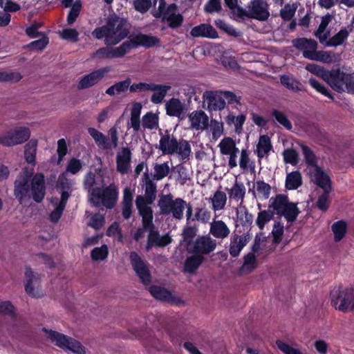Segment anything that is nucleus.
Returning <instances> with one entry per match:
<instances>
[{"label": "nucleus", "instance_id": "nucleus-1", "mask_svg": "<svg viewBox=\"0 0 354 354\" xmlns=\"http://www.w3.org/2000/svg\"><path fill=\"white\" fill-rule=\"evenodd\" d=\"M45 176L42 173L32 175V171L23 169L14 183V196L19 203L24 206L30 203L32 198L36 203H41L46 195Z\"/></svg>", "mask_w": 354, "mask_h": 354}, {"label": "nucleus", "instance_id": "nucleus-17", "mask_svg": "<svg viewBox=\"0 0 354 354\" xmlns=\"http://www.w3.org/2000/svg\"><path fill=\"white\" fill-rule=\"evenodd\" d=\"M30 130L27 127H19L0 136V144L3 146H14L21 144L30 138Z\"/></svg>", "mask_w": 354, "mask_h": 354}, {"label": "nucleus", "instance_id": "nucleus-21", "mask_svg": "<svg viewBox=\"0 0 354 354\" xmlns=\"http://www.w3.org/2000/svg\"><path fill=\"white\" fill-rule=\"evenodd\" d=\"M149 292L156 299L174 304H179L182 303L180 299L173 295L170 291L158 286H152L149 288Z\"/></svg>", "mask_w": 354, "mask_h": 354}, {"label": "nucleus", "instance_id": "nucleus-36", "mask_svg": "<svg viewBox=\"0 0 354 354\" xmlns=\"http://www.w3.org/2000/svg\"><path fill=\"white\" fill-rule=\"evenodd\" d=\"M350 78V74L345 73L339 69L333 71V80L330 86L335 91L342 92L344 91V81Z\"/></svg>", "mask_w": 354, "mask_h": 354}, {"label": "nucleus", "instance_id": "nucleus-8", "mask_svg": "<svg viewBox=\"0 0 354 354\" xmlns=\"http://www.w3.org/2000/svg\"><path fill=\"white\" fill-rule=\"evenodd\" d=\"M268 207L273 209L274 214L283 216L288 222L295 221L300 213L297 205L290 203L288 196L283 194H277L275 197H271Z\"/></svg>", "mask_w": 354, "mask_h": 354}, {"label": "nucleus", "instance_id": "nucleus-6", "mask_svg": "<svg viewBox=\"0 0 354 354\" xmlns=\"http://www.w3.org/2000/svg\"><path fill=\"white\" fill-rule=\"evenodd\" d=\"M142 198L140 197L137 201V209L139 214L142 216V226L145 229H148L149 235L147 239L151 242L155 244L156 247H165L171 242V238L168 234L160 236L158 231L155 230L154 224L153 223V211L151 208L143 207Z\"/></svg>", "mask_w": 354, "mask_h": 354}, {"label": "nucleus", "instance_id": "nucleus-47", "mask_svg": "<svg viewBox=\"0 0 354 354\" xmlns=\"http://www.w3.org/2000/svg\"><path fill=\"white\" fill-rule=\"evenodd\" d=\"M157 0H133L134 9L140 13L145 14L149 11L151 6H155Z\"/></svg>", "mask_w": 354, "mask_h": 354}, {"label": "nucleus", "instance_id": "nucleus-14", "mask_svg": "<svg viewBox=\"0 0 354 354\" xmlns=\"http://www.w3.org/2000/svg\"><path fill=\"white\" fill-rule=\"evenodd\" d=\"M216 245V241L209 234L202 235L187 245V250L189 253L203 256L212 252Z\"/></svg>", "mask_w": 354, "mask_h": 354}, {"label": "nucleus", "instance_id": "nucleus-22", "mask_svg": "<svg viewBox=\"0 0 354 354\" xmlns=\"http://www.w3.org/2000/svg\"><path fill=\"white\" fill-rule=\"evenodd\" d=\"M166 113L168 115L183 120L185 117V105L178 98L172 97L165 104Z\"/></svg>", "mask_w": 354, "mask_h": 354}, {"label": "nucleus", "instance_id": "nucleus-53", "mask_svg": "<svg viewBox=\"0 0 354 354\" xmlns=\"http://www.w3.org/2000/svg\"><path fill=\"white\" fill-rule=\"evenodd\" d=\"M237 218L241 225L246 226L251 225L253 221L252 214L249 213L248 209L245 207H240L236 211Z\"/></svg>", "mask_w": 354, "mask_h": 354}, {"label": "nucleus", "instance_id": "nucleus-45", "mask_svg": "<svg viewBox=\"0 0 354 354\" xmlns=\"http://www.w3.org/2000/svg\"><path fill=\"white\" fill-rule=\"evenodd\" d=\"M348 32L346 28L341 29L337 34L330 38L326 43L327 46H337L342 44L348 37Z\"/></svg>", "mask_w": 354, "mask_h": 354}, {"label": "nucleus", "instance_id": "nucleus-58", "mask_svg": "<svg viewBox=\"0 0 354 354\" xmlns=\"http://www.w3.org/2000/svg\"><path fill=\"white\" fill-rule=\"evenodd\" d=\"M330 187V190L328 192H326V189L324 188H322L324 191V194L319 196L318 198V200L317 201V207L322 210V211H326L328 208L329 205V201H328V194L331 192L332 187H331V181L329 178V181L327 183Z\"/></svg>", "mask_w": 354, "mask_h": 354}, {"label": "nucleus", "instance_id": "nucleus-55", "mask_svg": "<svg viewBox=\"0 0 354 354\" xmlns=\"http://www.w3.org/2000/svg\"><path fill=\"white\" fill-rule=\"evenodd\" d=\"M211 219V212L205 207L196 208L194 217L191 218L190 221H198L203 223H208Z\"/></svg>", "mask_w": 354, "mask_h": 354}, {"label": "nucleus", "instance_id": "nucleus-64", "mask_svg": "<svg viewBox=\"0 0 354 354\" xmlns=\"http://www.w3.org/2000/svg\"><path fill=\"white\" fill-rule=\"evenodd\" d=\"M276 344L278 348L284 354H304L300 350L293 348L281 340H277Z\"/></svg>", "mask_w": 354, "mask_h": 354}, {"label": "nucleus", "instance_id": "nucleus-27", "mask_svg": "<svg viewBox=\"0 0 354 354\" xmlns=\"http://www.w3.org/2000/svg\"><path fill=\"white\" fill-rule=\"evenodd\" d=\"M157 187L154 182L150 179H147L145 185V196H138L136 199V205L137 206V201L141 197L142 198V207L151 208L149 205L153 203L156 198Z\"/></svg>", "mask_w": 354, "mask_h": 354}, {"label": "nucleus", "instance_id": "nucleus-34", "mask_svg": "<svg viewBox=\"0 0 354 354\" xmlns=\"http://www.w3.org/2000/svg\"><path fill=\"white\" fill-rule=\"evenodd\" d=\"M133 194L130 187H127L123 191L122 203V214L125 219H129L132 213Z\"/></svg>", "mask_w": 354, "mask_h": 354}, {"label": "nucleus", "instance_id": "nucleus-49", "mask_svg": "<svg viewBox=\"0 0 354 354\" xmlns=\"http://www.w3.org/2000/svg\"><path fill=\"white\" fill-rule=\"evenodd\" d=\"M346 223L343 221H339L334 223L331 229L335 236V241H339L342 239L346 232Z\"/></svg>", "mask_w": 354, "mask_h": 354}, {"label": "nucleus", "instance_id": "nucleus-16", "mask_svg": "<svg viewBox=\"0 0 354 354\" xmlns=\"http://www.w3.org/2000/svg\"><path fill=\"white\" fill-rule=\"evenodd\" d=\"M203 107L209 111L223 110L226 103L223 99L222 91H206L203 93Z\"/></svg>", "mask_w": 354, "mask_h": 354}, {"label": "nucleus", "instance_id": "nucleus-46", "mask_svg": "<svg viewBox=\"0 0 354 354\" xmlns=\"http://www.w3.org/2000/svg\"><path fill=\"white\" fill-rule=\"evenodd\" d=\"M220 151L223 155H228L234 151H237L236 143L231 138H225L218 144Z\"/></svg>", "mask_w": 354, "mask_h": 354}, {"label": "nucleus", "instance_id": "nucleus-42", "mask_svg": "<svg viewBox=\"0 0 354 354\" xmlns=\"http://www.w3.org/2000/svg\"><path fill=\"white\" fill-rule=\"evenodd\" d=\"M37 145V141L30 140L25 146L24 157L26 161L32 166L35 165Z\"/></svg>", "mask_w": 354, "mask_h": 354}, {"label": "nucleus", "instance_id": "nucleus-62", "mask_svg": "<svg viewBox=\"0 0 354 354\" xmlns=\"http://www.w3.org/2000/svg\"><path fill=\"white\" fill-rule=\"evenodd\" d=\"M309 84L317 92L329 97L331 100H334V97L332 95L330 90L328 88H326L324 85L320 84L317 80L314 78H310L309 80Z\"/></svg>", "mask_w": 354, "mask_h": 354}, {"label": "nucleus", "instance_id": "nucleus-50", "mask_svg": "<svg viewBox=\"0 0 354 354\" xmlns=\"http://www.w3.org/2000/svg\"><path fill=\"white\" fill-rule=\"evenodd\" d=\"M225 121L228 125L234 124L236 132H239L243 129V125L245 121V115H239L235 116L232 113L228 114L225 118Z\"/></svg>", "mask_w": 354, "mask_h": 354}, {"label": "nucleus", "instance_id": "nucleus-44", "mask_svg": "<svg viewBox=\"0 0 354 354\" xmlns=\"http://www.w3.org/2000/svg\"><path fill=\"white\" fill-rule=\"evenodd\" d=\"M153 178L156 180H160L166 177L170 171V167L169 162L156 163L153 167Z\"/></svg>", "mask_w": 354, "mask_h": 354}, {"label": "nucleus", "instance_id": "nucleus-33", "mask_svg": "<svg viewBox=\"0 0 354 354\" xmlns=\"http://www.w3.org/2000/svg\"><path fill=\"white\" fill-rule=\"evenodd\" d=\"M247 236V235L238 236L236 234L232 236L229 250L230 254L232 257H236L239 255L240 252L249 240V237Z\"/></svg>", "mask_w": 354, "mask_h": 354}, {"label": "nucleus", "instance_id": "nucleus-61", "mask_svg": "<svg viewBox=\"0 0 354 354\" xmlns=\"http://www.w3.org/2000/svg\"><path fill=\"white\" fill-rule=\"evenodd\" d=\"M283 160L286 163L296 165L299 162V156L296 150L286 149L283 152Z\"/></svg>", "mask_w": 354, "mask_h": 354}, {"label": "nucleus", "instance_id": "nucleus-24", "mask_svg": "<svg viewBox=\"0 0 354 354\" xmlns=\"http://www.w3.org/2000/svg\"><path fill=\"white\" fill-rule=\"evenodd\" d=\"M131 152L128 147H123L117 154V171L122 174H127L131 167Z\"/></svg>", "mask_w": 354, "mask_h": 354}, {"label": "nucleus", "instance_id": "nucleus-56", "mask_svg": "<svg viewBox=\"0 0 354 354\" xmlns=\"http://www.w3.org/2000/svg\"><path fill=\"white\" fill-rule=\"evenodd\" d=\"M272 115L278 123L286 129L290 130L292 128L291 122L283 112L277 109H273L272 111Z\"/></svg>", "mask_w": 354, "mask_h": 354}, {"label": "nucleus", "instance_id": "nucleus-12", "mask_svg": "<svg viewBox=\"0 0 354 354\" xmlns=\"http://www.w3.org/2000/svg\"><path fill=\"white\" fill-rule=\"evenodd\" d=\"M43 330L47 334V337L59 348L71 351L75 354H86L85 348L80 342L57 331L46 328H43Z\"/></svg>", "mask_w": 354, "mask_h": 354}, {"label": "nucleus", "instance_id": "nucleus-3", "mask_svg": "<svg viewBox=\"0 0 354 354\" xmlns=\"http://www.w3.org/2000/svg\"><path fill=\"white\" fill-rule=\"evenodd\" d=\"M130 24L124 18L113 15L108 18L105 25L96 28L92 35L97 39H104L107 46H115L127 38L129 34Z\"/></svg>", "mask_w": 354, "mask_h": 354}, {"label": "nucleus", "instance_id": "nucleus-41", "mask_svg": "<svg viewBox=\"0 0 354 354\" xmlns=\"http://www.w3.org/2000/svg\"><path fill=\"white\" fill-rule=\"evenodd\" d=\"M302 184V177L299 171H294L287 174L286 187L288 189H296Z\"/></svg>", "mask_w": 354, "mask_h": 354}, {"label": "nucleus", "instance_id": "nucleus-20", "mask_svg": "<svg viewBox=\"0 0 354 354\" xmlns=\"http://www.w3.org/2000/svg\"><path fill=\"white\" fill-rule=\"evenodd\" d=\"M109 71L110 68L106 66L95 70L89 74L84 75L79 81L77 88L79 90H82L95 85L102 80L104 75Z\"/></svg>", "mask_w": 354, "mask_h": 354}, {"label": "nucleus", "instance_id": "nucleus-26", "mask_svg": "<svg viewBox=\"0 0 354 354\" xmlns=\"http://www.w3.org/2000/svg\"><path fill=\"white\" fill-rule=\"evenodd\" d=\"M190 128L195 130L205 129L209 123V118L203 111H195L189 115Z\"/></svg>", "mask_w": 354, "mask_h": 354}, {"label": "nucleus", "instance_id": "nucleus-29", "mask_svg": "<svg viewBox=\"0 0 354 354\" xmlns=\"http://www.w3.org/2000/svg\"><path fill=\"white\" fill-rule=\"evenodd\" d=\"M272 149V145L270 137L267 135L260 136L254 150L259 161L263 158L267 157Z\"/></svg>", "mask_w": 354, "mask_h": 354}, {"label": "nucleus", "instance_id": "nucleus-35", "mask_svg": "<svg viewBox=\"0 0 354 354\" xmlns=\"http://www.w3.org/2000/svg\"><path fill=\"white\" fill-rule=\"evenodd\" d=\"M152 87H153V88H152L151 91L153 93L151 97V102L156 104L162 102L168 91L171 88L169 85L157 84L154 83Z\"/></svg>", "mask_w": 354, "mask_h": 354}, {"label": "nucleus", "instance_id": "nucleus-31", "mask_svg": "<svg viewBox=\"0 0 354 354\" xmlns=\"http://www.w3.org/2000/svg\"><path fill=\"white\" fill-rule=\"evenodd\" d=\"M226 190L231 201L240 202L241 204L243 203L246 188L242 182L236 180L232 187L227 188Z\"/></svg>", "mask_w": 354, "mask_h": 354}, {"label": "nucleus", "instance_id": "nucleus-52", "mask_svg": "<svg viewBox=\"0 0 354 354\" xmlns=\"http://www.w3.org/2000/svg\"><path fill=\"white\" fill-rule=\"evenodd\" d=\"M249 154L250 153L248 150H241V157L239 160V166L243 170L250 169L251 171H254L255 168V164L253 161L250 160Z\"/></svg>", "mask_w": 354, "mask_h": 354}, {"label": "nucleus", "instance_id": "nucleus-63", "mask_svg": "<svg viewBox=\"0 0 354 354\" xmlns=\"http://www.w3.org/2000/svg\"><path fill=\"white\" fill-rule=\"evenodd\" d=\"M108 248L106 245L101 247H97L92 250L91 257L94 261H100L105 259L108 256Z\"/></svg>", "mask_w": 354, "mask_h": 354}, {"label": "nucleus", "instance_id": "nucleus-5", "mask_svg": "<svg viewBox=\"0 0 354 354\" xmlns=\"http://www.w3.org/2000/svg\"><path fill=\"white\" fill-rule=\"evenodd\" d=\"M160 138L159 145L157 147L162 154H177L182 159L188 158L192 153L191 145L184 139L178 140L176 137L166 130L164 133L160 132Z\"/></svg>", "mask_w": 354, "mask_h": 354}, {"label": "nucleus", "instance_id": "nucleus-13", "mask_svg": "<svg viewBox=\"0 0 354 354\" xmlns=\"http://www.w3.org/2000/svg\"><path fill=\"white\" fill-rule=\"evenodd\" d=\"M270 17L269 6L266 0H250L245 9L243 19H254L260 21L268 20Z\"/></svg>", "mask_w": 354, "mask_h": 354}, {"label": "nucleus", "instance_id": "nucleus-2", "mask_svg": "<svg viewBox=\"0 0 354 354\" xmlns=\"http://www.w3.org/2000/svg\"><path fill=\"white\" fill-rule=\"evenodd\" d=\"M160 40L156 37L139 33L131 35L128 40L118 46L113 47L106 45L100 48L91 55V57L97 59L121 58L131 49H135L140 46L150 48L158 44Z\"/></svg>", "mask_w": 354, "mask_h": 354}, {"label": "nucleus", "instance_id": "nucleus-40", "mask_svg": "<svg viewBox=\"0 0 354 354\" xmlns=\"http://www.w3.org/2000/svg\"><path fill=\"white\" fill-rule=\"evenodd\" d=\"M280 82L283 86L292 91L298 92L304 90L302 84L292 77L283 75L280 77Z\"/></svg>", "mask_w": 354, "mask_h": 354}, {"label": "nucleus", "instance_id": "nucleus-51", "mask_svg": "<svg viewBox=\"0 0 354 354\" xmlns=\"http://www.w3.org/2000/svg\"><path fill=\"white\" fill-rule=\"evenodd\" d=\"M22 79V75L17 71H10L0 73V82L17 83Z\"/></svg>", "mask_w": 354, "mask_h": 354}, {"label": "nucleus", "instance_id": "nucleus-60", "mask_svg": "<svg viewBox=\"0 0 354 354\" xmlns=\"http://www.w3.org/2000/svg\"><path fill=\"white\" fill-rule=\"evenodd\" d=\"M81 9L82 3L80 1H76L71 6L67 16V23L68 25L74 24L80 13Z\"/></svg>", "mask_w": 354, "mask_h": 354}, {"label": "nucleus", "instance_id": "nucleus-43", "mask_svg": "<svg viewBox=\"0 0 354 354\" xmlns=\"http://www.w3.org/2000/svg\"><path fill=\"white\" fill-rule=\"evenodd\" d=\"M225 5L231 10L232 17L235 20L243 19V15L245 14V8L238 6L237 0H224Z\"/></svg>", "mask_w": 354, "mask_h": 354}, {"label": "nucleus", "instance_id": "nucleus-37", "mask_svg": "<svg viewBox=\"0 0 354 354\" xmlns=\"http://www.w3.org/2000/svg\"><path fill=\"white\" fill-rule=\"evenodd\" d=\"M227 199V195L224 192L216 190L213 196L209 197L212 209L214 212L223 209L225 207Z\"/></svg>", "mask_w": 354, "mask_h": 354}, {"label": "nucleus", "instance_id": "nucleus-11", "mask_svg": "<svg viewBox=\"0 0 354 354\" xmlns=\"http://www.w3.org/2000/svg\"><path fill=\"white\" fill-rule=\"evenodd\" d=\"M88 133L100 149L112 150L118 147V130L115 126L109 129L107 136L93 127H89Z\"/></svg>", "mask_w": 354, "mask_h": 354}, {"label": "nucleus", "instance_id": "nucleus-54", "mask_svg": "<svg viewBox=\"0 0 354 354\" xmlns=\"http://www.w3.org/2000/svg\"><path fill=\"white\" fill-rule=\"evenodd\" d=\"M311 60L330 64L334 61V53L330 51L316 50Z\"/></svg>", "mask_w": 354, "mask_h": 354}, {"label": "nucleus", "instance_id": "nucleus-30", "mask_svg": "<svg viewBox=\"0 0 354 354\" xmlns=\"http://www.w3.org/2000/svg\"><path fill=\"white\" fill-rule=\"evenodd\" d=\"M142 105L140 102H133L131 109L130 122L128 128H132L136 133L141 130L140 114Z\"/></svg>", "mask_w": 354, "mask_h": 354}, {"label": "nucleus", "instance_id": "nucleus-9", "mask_svg": "<svg viewBox=\"0 0 354 354\" xmlns=\"http://www.w3.org/2000/svg\"><path fill=\"white\" fill-rule=\"evenodd\" d=\"M331 304L336 309L346 312L354 309V289L335 287L330 292Z\"/></svg>", "mask_w": 354, "mask_h": 354}, {"label": "nucleus", "instance_id": "nucleus-4", "mask_svg": "<svg viewBox=\"0 0 354 354\" xmlns=\"http://www.w3.org/2000/svg\"><path fill=\"white\" fill-rule=\"evenodd\" d=\"M160 214L171 216L176 221H180L184 217L186 209V221L189 222L192 216V206L181 198H174L171 194H162L158 201Z\"/></svg>", "mask_w": 354, "mask_h": 354}, {"label": "nucleus", "instance_id": "nucleus-57", "mask_svg": "<svg viewBox=\"0 0 354 354\" xmlns=\"http://www.w3.org/2000/svg\"><path fill=\"white\" fill-rule=\"evenodd\" d=\"M188 223L189 222H187V225L184 227L182 232L183 240L187 243V245L194 241L193 239L198 232V229L195 225H189Z\"/></svg>", "mask_w": 354, "mask_h": 354}, {"label": "nucleus", "instance_id": "nucleus-15", "mask_svg": "<svg viewBox=\"0 0 354 354\" xmlns=\"http://www.w3.org/2000/svg\"><path fill=\"white\" fill-rule=\"evenodd\" d=\"M129 260L140 282L144 285H149L151 282V275L147 262L144 261L136 252L130 253Z\"/></svg>", "mask_w": 354, "mask_h": 354}, {"label": "nucleus", "instance_id": "nucleus-19", "mask_svg": "<svg viewBox=\"0 0 354 354\" xmlns=\"http://www.w3.org/2000/svg\"><path fill=\"white\" fill-rule=\"evenodd\" d=\"M292 46L302 53L303 57L311 60L317 49V42L313 39L306 37L293 39Z\"/></svg>", "mask_w": 354, "mask_h": 354}, {"label": "nucleus", "instance_id": "nucleus-10", "mask_svg": "<svg viewBox=\"0 0 354 354\" xmlns=\"http://www.w3.org/2000/svg\"><path fill=\"white\" fill-rule=\"evenodd\" d=\"M118 192L115 184H111L103 190L100 188L92 189L91 201L95 207L103 205L107 209L113 208L117 201Z\"/></svg>", "mask_w": 354, "mask_h": 354}, {"label": "nucleus", "instance_id": "nucleus-7", "mask_svg": "<svg viewBox=\"0 0 354 354\" xmlns=\"http://www.w3.org/2000/svg\"><path fill=\"white\" fill-rule=\"evenodd\" d=\"M300 147L312 180L320 188H324L328 192L330 187L327 183L329 181V176L317 165V157L311 149L304 144H301Z\"/></svg>", "mask_w": 354, "mask_h": 354}, {"label": "nucleus", "instance_id": "nucleus-18", "mask_svg": "<svg viewBox=\"0 0 354 354\" xmlns=\"http://www.w3.org/2000/svg\"><path fill=\"white\" fill-rule=\"evenodd\" d=\"M26 283L25 290L28 295L32 297H41L43 295L42 291L39 288L41 281V277L39 274L34 272L31 268H26L25 271Z\"/></svg>", "mask_w": 354, "mask_h": 354}, {"label": "nucleus", "instance_id": "nucleus-39", "mask_svg": "<svg viewBox=\"0 0 354 354\" xmlns=\"http://www.w3.org/2000/svg\"><path fill=\"white\" fill-rule=\"evenodd\" d=\"M142 127L144 129L153 130L159 127V117L158 114L151 111L147 112L142 118Z\"/></svg>", "mask_w": 354, "mask_h": 354}, {"label": "nucleus", "instance_id": "nucleus-59", "mask_svg": "<svg viewBox=\"0 0 354 354\" xmlns=\"http://www.w3.org/2000/svg\"><path fill=\"white\" fill-rule=\"evenodd\" d=\"M297 3L286 4L280 10V16L285 21H290L294 17L297 9Z\"/></svg>", "mask_w": 354, "mask_h": 354}, {"label": "nucleus", "instance_id": "nucleus-38", "mask_svg": "<svg viewBox=\"0 0 354 354\" xmlns=\"http://www.w3.org/2000/svg\"><path fill=\"white\" fill-rule=\"evenodd\" d=\"M204 260L205 258L203 256L195 254L194 255L187 257L185 262V272L194 273Z\"/></svg>", "mask_w": 354, "mask_h": 354}, {"label": "nucleus", "instance_id": "nucleus-48", "mask_svg": "<svg viewBox=\"0 0 354 354\" xmlns=\"http://www.w3.org/2000/svg\"><path fill=\"white\" fill-rule=\"evenodd\" d=\"M274 217V212L270 210H261L257 215L256 224L262 230L265 225Z\"/></svg>", "mask_w": 354, "mask_h": 354}, {"label": "nucleus", "instance_id": "nucleus-25", "mask_svg": "<svg viewBox=\"0 0 354 354\" xmlns=\"http://www.w3.org/2000/svg\"><path fill=\"white\" fill-rule=\"evenodd\" d=\"M190 35L193 38L205 37L216 39L218 37L216 29L209 24H201L192 28Z\"/></svg>", "mask_w": 354, "mask_h": 354}, {"label": "nucleus", "instance_id": "nucleus-32", "mask_svg": "<svg viewBox=\"0 0 354 354\" xmlns=\"http://www.w3.org/2000/svg\"><path fill=\"white\" fill-rule=\"evenodd\" d=\"M209 233L215 238L223 239L228 236L230 230L223 221L214 219L210 223Z\"/></svg>", "mask_w": 354, "mask_h": 354}, {"label": "nucleus", "instance_id": "nucleus-23", "mask_svg": "<svg viewBox=\"0 0 354 354\" xmlns=\"http://www.w3.org/2000/svg\"><path fill=\"white\" fill-rule=\"evenodd\" d=\"M178 6L176 3H171L167 6L165 15L162 17V19L168 22V26L171 28H177L182 26L183 22V16L176 12Z\"/></svg>", "mask_w": 354, "mask_h": 354}, {"label": "nucleus", "instance_id": "nucleus-28", "mask_svg": "<svg viewBox=\"0 0 354 354\" xmlns=\"http://www.w3.org/2000/svg\"><path fill=\"white\" fill-rule=\"evenodd\" d=\"M271 186L263 180H258L254 183L252 188L249 189L254 198L266 200L270 197Z\"/></svg>", "mask_w": 354, "mask_h": 354}]
</instances>
